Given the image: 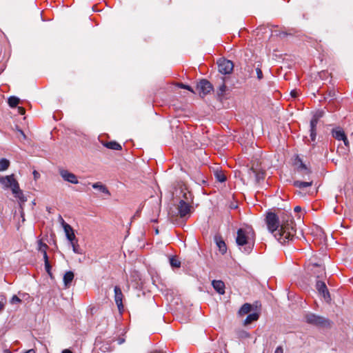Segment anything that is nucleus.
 <instances>
[{
	"mask_svg": "<svg viewBox=\"0 0 353 353\" xmlns=\"http://www.w3.org/2000/svg\"><path fill=\"white\" fill-rule=\"evenodd\" d=\"M265 223L269 231L281 244L293 240L296 229L290 216L283 214L279 218L275 213L268 212L265 217Z\"/></svg>",
	"mask_w": 353,
	"mask_h": 353,
	"instance_id": "nucleus-1",
	"label": "nucleus"
},
{
	"mask_svg": "<svg viewBox=\"0 0 353 353\" xmlns=\"http://www.w3.org/2000/svg\"><path fill=\"white\" fill-rule=\"evenodd\" d=\"M255 232L251 226L239 228L237 231L236 242L240 250L250 253L254 247Z\"/></svg>",
	"mask_w": 353,
	"mask_h": 353,
	"instance_id": "nucleus-2",
	"label": "nucleus"
},
{
	"mask_svg": "<svg viewBox=\"0 0 353 353\" xmlns=\"http://www.w3.org/2000/svg\"><path fill=\"white\" fill-rule=\"evenodd\" d=\"M316 290L319 296L323 299L326 303H330L331 301L330 294L324 281L316 280L315 284Z\"/></svg>",
	"mask_w": 353,
	"mask_h": 353,
	"instance_id": "nucleus-3",
	"label": "nucleus"
},
{
	"mask_svg": "<svg viewBox=\"0 0 353 353\" xmlns=\"http://www.w3.org/2000/svg\"><path fill=\"white\" fill-rule=\"evenodd\" d=\"M193 199L189 197V200L187 201H179L177 205V210L181 218H185L191 213L192 205Z\"/></svg>",
	"mask_w": 353,
	"mask_h": 353,
	"instance_id": "nucleus-4",
	"label": "nucleus"
},
{
	"mask_svg": "<svg viewBox=\"0 0 353 353\" xmlns=\"http://www.w3.org/2000/svg\"><path fill=\"white\" fill-rule=\"evenodd\" d=\"M310 324L319 328H327L330 327V321L325 317L310 313Z\"/></svg>",
	"mask_w": 353,
	"mask_h": 353,
	"instance_id": "nucleus-5",
	"label": "nucleus"
},
{
	"mask_svg": "<svg viewBox=\"0 0 353 353\" xmlns=\"http://www.w3.org/2000/svg\"><path fill=\"white\" fill-rule=\"evenodd\" d=\"M217 63L219 72L223 74H229L233 71L234 63L230 60L220 59Z\"/></svg>",
	"mask_w": 353,
	"mask_h": 353,
	"instance_id": "nucleus-6",
	"label": "nucleus"
},
{
	"mask_svg": "<svg viewBox=\"0 0 353 353\" xmlns=\"http://www.w3.org/2000/svg\"><path fill=\"white\" fill-rule=\"evenodd\" d=\"M196 89L199 95L203 97L213 91V85L207 79H201L197 83Z\"/></svg>",
	"mask_w": 353,
	"mask_h": 353,
	"instance_id": "nucleus-7",
	"label": "nucleus"
},
{
	"mask_svg": "<svg viewBox=\"0 0 353 353\" xmlns=\"http://www.w3.org/2000/svg\"><path fill=\"white\" fill-rule=\"evenodd\" d=\"M0 183H1L6 188H11L12 190L14 188H18L19 183L14 179V174L0 176Z\"/></svg>",
	"mask_w": 353,
	"mask_h": 353,
	"instance_id": "nucleus-8",
	"label": "nucleus"
},
{
	"mask_svg": "<svg viewBox=\"0 0 353 353\" xmlns=\"http://www.w3.org/2000/svg\"><path fill=\"white\" fill-rule=\"evenodd\" d=\"M323 112L318 111L313 116L312 119L310 121V142H314L316 139V125L318 119L323 117Z\"/></svg>",
	"mask_w": 353,
	"mask_h": 353,
	"instance_id": "nucleus-9",
	"label": "nucleus"
},
{
	"mask_svg": "<svg viewBox=\"0 0 353 353\" xmlns=\"http://www.w3.org/2000/svg\"><path fill=\"white\" fill-rule=\"evenodd\" d=\"M59 173L62 179L67 182L72 184H77L79 183L77 176L67 170L60 168L59 170Z\"/></svg>",
	"mask_w": 353,
	"mask_h": 353,
	"instance_id": "nucleus-10",
	"label": "nucleus"
},
{
	"mask_svg": "<svg viewBox=\"0 0 353 353\" xmlns=\"http://www.w3.org/2000/svg\"><path fill=\"white\" fill-rule=\"evenodd\" d=\"M48 246L46 243H43L42 240L38 241V255L42 257L44 260V265H50L48 257L47 254V250Z\"/></svg>",
	"mask_w": 353,
	"mask_h": 353,
	"instance_id": "nucleus-11",
	"label": "nucleus"
},
{
	"mask_svg": "<svg viewBox=\"0 0 353 353\" xmlns=\"http://www.w3.org/2000/svg\"><path fill=\"white\" fill-rule=\"evenodd\" d=\"M114 301L117 305V307L120 312L123 310V294L121 289L119 286H115L114 289Z\"/></svg>",
	"mask_w": 353,
	"mask_h": 353,
	"instance_id": "nucleus-12",
	"label": "nucleus"
},
{
	"mask_svg": "<svg viewBox=\"0 0 353 353\" xmlns=\"http://www.w3.org/2000/svg\"><path fill=\"white\" fill-rule=\"evenodd\" d=\"M332 136L335 139H336L338 141H343L344 144L346 146H348L349 141L347 140V138L344 131L342 129H341L339 128L334 129L332 130Z\"/></svg>",
	"mask_w": 353,
	"mask_h": 353,
	"instance_id": "nucleus-13",
	"label": "nucleus"
},
{
	"mask_svg": "<svg viewBox=\"0 0 353 353\" xmlns=\"http://www.w3.org/2000/svg\"><path fill=\"white\" fill-rule=\"evenodd\" d=\"M293 165L298 172H301L303 171L307 170V165L304 163L303 159L299 155L294 156L293 159Z\"/></svg>",
	"mask_w": 353,
	"mask_h": 353,
	"instance_id": "nucleus-14",
	"label": "nucleus"
},
{
	"mask_svg": "<svg viewBox=\"0 0 353 353\" xmlns=\"http://www.w3.org/2000/svg\"><path fill=\"white\" fill-rule=\"evenodd\" d=\"M63 225L67 239L71 244H73V241H76V236L72 228L65 222H63Z\"/></svg>",
	"mask_w": 353,
	"mask_h": 353,
	"instance_id": "nucleus-15",
	"label": "nucleus"
},
{
	"mask_svg": "<svg viewBox=\"0 0 353 353\" xmlns=\"http://www.w3.org/2000/svg\"><path fill=\"white\" fill-rule=\"evenodd\" d=\"M228 90V88L225 85V78L221 77L220 83H219V86L217 87V90H216L217 96L219 98L223 97Z\"/></svg>",
	"mask_w": 353,
	"mask_h": 353,
	"instance_id": "nucleus-16",
	"label": "nucleus"
},
{
	"mask_svg": "<svg viewBox=\"0 0 353 353\" xmlns=\"http://www.w3.org/2000/svg\"><path fill=\"white\" fill-rule=\"evenodd\" d=\"M214 241L216 244V246L219 248V251L224 254L227 251V246L223 241L222 236L219 234H216L214 236Z\"/></svg>",
	"mask_w": 353,
	"mask_h": 353,
	"instance_id": "nucleus-17",
	"label": "nucleus"
},
{
	"mask_svg": "<svg viewBox=\"0 0 353 353\" xmlns=\"http://www.w3.org/2000/svg\"><path fill=\"white\" fill-rule=\"evenodd\" d=\"M212 285L214 289L220 294H225V284L221 280H213Z\"/></svg>",
	"mask_w": 353,
	"mask_h": 353,
	"instance_id": "nucleus-18",
	"label": "nucleus"
},
{
	"mask_svg": "<svg viewBox=\"0 0 353 353\" xmlns=\"http://www.w3.org/2000/svg\"><path fill=\"white\" fill-rule=\"evenodd\" d=\"M74 274L72 271H68L63 275V283L65 288H68L71 285V283L73 281Z\"/></svg>",
	"mask_w": 353,
	"mask_h": 353,
	"instance_id": "nucleus-19",
	"label": "nucleus"
},
{
	"mask_svg": "<svg viewBox=\"0 0 353 353\" xmlns=\"http://www.w3.org/2000/svg\"><path fill=\"white\" fill-rule=\"evenodd\" d=\"M103 145L105 148H107L108 149L114 150H121L122 149L121 145L119 143H117V141H114L103 143Z\"/></svg>",
	"mask_w": 353,
	"mask_h": 353,
	"instance_id": "nucleus-20",
	"label": "nucleus"
},
{
	"mask_svg": "<svg viewBox=\"0 0 353 353\" xmlns=\"http://www.w3.org/2000/svg\"><path fill=\"white\" fill-rule=\"evenodd\" d=\"M92 188L94 189L98 190L99 191L107 194L110 195V192L105 185L102 184L101 182L94 183L92 184Z\"/></svg>",
	"mask_w": 353,
	"mask_h": 353,
	"instance_id": "nucleus-21",
	"label": "nucleus"
},
{
	"mask_svg": "<svg viewBox=\"0 0 353 353\" xmlns=\"http://www.w3.org/2000/svg\"><path fill=\"white\" fill-rule=\"evenodd\" d=\"M181 196H179L180 201H187L189 200V197L193 199L192 193L187 190V188H182L181 190Z\"/></svg>",
	"mask_w": 353,
	"mask_h": 353,
	"instance_id": "nucleus-22",
	"label": "nucleus"
},
{
	"mask_svg": "<svg viewBox=\"0 0 353 353\" xmlns=\"http://www.w3.org/2000/svg\"><path fill=\"white\" fill-rule=\"evenodd\" d=\"M259 318V314L257 312L250 314L247 316L244 321V325H247L250 324L252 322L257 321Z\"/></svg>",
	"mask_w": 353,
	"mask_h": 353,
	"instance_id": "nucleus-23",
	"label": "nucleus"
},
{
	"mask_svg": "<svg viewBox=\"0 0 353 353\" xmlns=\"http://www.w3.org/2000/svg\"><path fill=\"white\" fill-rule=\"evenodd\" d=\"M252 309V305L250 303H244L239 311L240 315L248 314Z\"/></svg>",
	"mask_w": 353,
	"mask_h": 353,
	"instance_id": "nucleus-24",
	"label": "nucleus"
},
{
	"mask_svg": "<svg viewBox=\"0 0 353 353\" xmlns=\"http://www.w3.org/2000/svg\"><path fill=\"white\" fill-rule=\"evenodd\" d=\"M294 186L299 188L300 190L298 192L299 194H301V190L309 187V182H303L300 181H294L293 183Z\"/></svg>",
	"mask_w": 353,
	"mask_h": 353,
	"instance_id": "nucleus-25",
	"label": "nucleus"
},
{
	"mask_svg": "<svg viewBox=\"0 0 353 353\" xmlns=\"http://www.w3.org/2000/svg\"><path fill=\"white\" fill-rule=\"evenodd\" d=\"M314 257H315L316 259H319L318 261L314 262L312 263V265H321V263H328V260L330 259V256H327L326 254H322V258L321 257H319L317 255H314L313 256Z\"/></svg>",
	"mask_w": 353,
	"mask_h": 353,
	"instance_id": "nucleus-26",
	"label": "nucleus"
},
{
	"mask_svg": "<svg viewBox=\"0 0 353 353\" xmlns=\"http://www.w3.org/2000/svg\"><path fill=\"white\" fill-rule=\"evenodd\" d=\"M20 99L14 96H12L8 98V103L10 107L15 108L19 103Z\"/></svg>",
	"mask_w": 353,
	"mask_h": 353,
	"instance_id": "nucleus-27",
	"label": "nucleus"
},
{
	"mask_svg": "<svg viewBox=\"0 0 353 353\" xmlns=\"http://www.w3.org/2000/svg\"><path fill=\"white\" fill-rule=\"evenodd\" d=\"M214 176L216 179L221 183L226 181V176L222 171H216L214 172Z\"/></svg>",
	"mask_w": 353,
	"mask_h": 353,
	"instance_id": "nucleus-28",
	"label": "nucleus"
},
{
	"mask_svg": "<svg viewBox=\"0 0 353 353\" xmlns=\"http://www.w3.org/2000/svg\"><path fill=\"white\" fill-rule=\"evenodd\" d=\"M10 161L6 159H1L0 160V171H4L8 168Z\"/></svg>",
	"mask_w": 353,
	"mask_h": 353,
	"instance_id": "nucleus-29",
	"label": "nucleus"
},
{
	"mask_svg": "<svg viewBox=\"0 0 353 353\" xmlns=\"http://www.w3.org/2000/svg\"><path fill=\"white\" fill-rule=\"evenodd\" d=\"M170 265H181V262L178 260L176 256L168 255L166 256Z\"/></svg>",
	"mask_w": 353,
	"mask_h": 353,
	"instance_id": "nucleus-30",
	"label": "nucleus"
},
{
	"mask_svg": "<svg viewBox=\"0 0 353 353\" xmlns=\"http://www.w3.org/2000/svg\"><path fill=\"white\" fill-rule=\"evenodd\" d=\"M12 192L14 197L18 199L23 196V193L22 190L20 189L19 185H18V188L13 189Z\"/></svg>",
	"mask_w": 353,
	"mask_h": 353,
	"instance_id": "nucleus-31",
	"label": "nucleus"
},
{
	"mask_svg": "<svg viewBox=\"0 0 353 353\" xmlns=\"http://www.w3.org/2000/svg\"><path fill=\"white\" fill-rule=\"evenodd\" d=\"M7 303L6 298L4 295H0V312L4 309Z\"/></svg>",
	"mask_w": 353,
	"mask_h": 353,
	"instance_id": "nucleus-32",
	"label": "nucleus"
},
{
	"mask_svg": "<svg viewBox=\"0 0 353 353\" xmlns=\"http://www.w3.org/2000/svg\"><path fill=\"white\" fill-rule=\"evenodd\" d=\"M294 211L295 213L297 214V219H301V216L303 214V210H302V208L300 207V206H296L294 209Z\"/></svg>",
	"mask_w": 353,
	"mask_h": 353,
	"instance_id": "nucleus-33",
	"label": "nucleus"
},
{
	"mask_svg": "<svg viewBox=\"0 0 353 353\" xmlns=\"http://www.w3.org/2000/svg\"><path fill=\"white\" fill-rule=\"evenodd\" d=\"M256 77L257 79L260 81L261 79H263V72H262V70L261 69L260 67H257L256 68Z\"/></svg>",
	"mask_w": 353,
	"mask_h": 353,
	"instance_id": "nucleus-34",
	"label": "nucleus"
},
{
	"mask_svg": "<svg viewBox=\"0 0 353 353\" xmlns=\"http://www.w3.org/2000/svg\"><path fill=\"white\" fill-rule=\"evenodd\" d=\"M21 302V300L20 298H19L17 295H14L11 300H10V303L12 304H16V303H19Z\"/></svg>",
	"mask_w": 353,
	"mask_h": 353,
	"instance_id": "nucleus-35",
	"label": "nucleus"
},
{
	"mask_svg": "<svg viewBox=\"0 0 353 353\" xmlns=\"http://www.w3.org/2000/svg\"><path fill=\"white\" fill-rule=\"evenodd\" d=\"M19 205H20V208L21 209H23V205L25 203V202L27 201L26 198L25 197V196L23 195V196H21V198H19Z\"/></svg>",
	"mask_w": 353,
	"mask_h": 353,
	"instance_id": "nucleus-36",
	"label": "nucleus"
},
{
	"mask_svg": "<svg viewBox=\"0 0 353 353\" xmlns=\"http://www.w3.org/2000/svg\"><path fill=\"white\" fill-rule=\"evenodd\" d=\"M292 34V32H288L285 30H282L279 32L278 34L279 37H285L287 35H291Z\"/></svg>",
	"mask_w": 353,
	"mask_h": 353,
	"instance_id": "nucleus-37",
	"label": "nucleus"
},
{
	"mask_svg": "<svg viewBox=\"0 0 353 353\" xmlns=\"http://www.w3.org/2000/svg\"><path fill=\"white\" fill-rule=\"evenodd\" d=\"M181 88H183V89H186L190 92H194L192 88H191V86L188 85H184V84H181Z\"/></svg>",
	"mask_w": 353,
	"mask_h": 353,
	"instance_id": "nucleus-38",
	"label": "nucleus"
},
{
	"mask_svg": "<svg viewBox=\"0 0 353 353\" xmlns=\"http://www.w3.org/2000/svg\"><path fill=\"white\" fill-rule=\"evenodd\" d=\"M75 243H77V240L75 241H73V244L72 245V247H73V250L74 252L78 253L79 252V245H75Z\"/></svg>",
	"mask_w": 353,
	"mask_h": 353,
	"instance_id": "nucleus-39",
	"label": "nucleus"
},
{
	"mask_svg": "<svg viewBox=\"0 0 353 353\" xmlns=\"http://www.w3.org/2000/svg\"><path fill=\"white\" fill-rule=\"evenodd\" d=\"M274 353H283V349L281 346H278L275 351H274Z\"/></svg>",
	"mask_w": 353,
	"mask_h": 353,
	"instance_id": "nucleus-40",
	"label": "nucleus"
},
{
	"mask_svg": "<svg viewBox=\"0 0 353 353\" xmlns=\"http://www.w3.org/2000/svg\"><path fill=\"white\" fill-rule=\"evenodd\" d=\"M290 94L292 97L296 98L298 96V91L296 90H293L291 91Z\"/></svg>",
	"mask_w": 353,
	"mask_h": 353,
	"instance_id": "nucleus-41",
	"label": "nucleus"
},
{
	"mask_svg": "<svg viewBox=\"0 0 353 353\" xmlns=\"http://www.w3.org/2000/svg\"><path fill=\"white\" fill-rule=\"evenodd\" d=\"M52 266H45L46 271L48 273V274L50 276V277H52V273H51V268Z\"/></svg>",
	"mask_w": 353,
	"mask_h": 353,
	"instance_id": "nucleus-42",
	"label": "nucleus"
},
{
	"mask_svg": "<svg viewBox=\"0 0 353 353\" xmlns=\"http://www.w3.org/2000/svg\"><path fill=\"white\" fill-rule=\"evenodd\" d=\"M18 112L20 114H24L26 112V110L23 107H18Z\"/></svg>",
	"mask_w": 353,
	"mask_h": 353,
	"instance_id": "nucleus-43",
	"label": "nucleus"
},
{
	"mask_svg": "<svg viewBox=\"0 0 353 353\" xmlns=\"http://www.w3.org/2000/svg\"><path fill=\"white\" fill-rule=\"evenodd\" d=\"M33 176H34V179L35 180H37V179H39L40 177V174L37 171L34 170L33 172Z\"/></svg>",
	"mask_w": 353,
	"mask_h": 353,
	"instance_id": "nucleus-44",
	"label": "nucleus"
},
{
	"mask_svg": "<svg viewBox=\"0 0 353 353\" xmlns=\"http://www.w3.org/2000/svg\"><path fill=\"white\" fill-rule=\"evenodd\" d=\"M61 353H72L71 350L68 349L63 350Z\"/></svg>",
	"mask_w": 353,
	"mask_h": 353,
	"instance_id": "nucleus-45",
	"label": "nucleus"
},
{
	"mask_svg": "<svg viewBox=\"0 0 353 353\" xmlns=\"http://www.w3.org/2000/svg\"><path fill=\"white\" fill-rule=\"evenodd\" d=\"M248 72H253L252 68H251L250 66H248Z\"/></svg>",
	"mask_w": 353,
	"mask_h": 353,
	"instance_id": "nucleus-46",
	"label": "nucleus"
},
{
	"mask_svg": "<svg viewBox=\"0 0 353 353\" xmlns=\"http://www.w3.org/2000/svg\"><path fill=\"white\" fill-rule=\"evenodd\" d=\"M139 211H137V212H136V214L134 215V216H133V217L134 218L136 216H139Z\"/></svg>",
	"mask_w": 353,
	"mask_h": 353,
	"instance_id": "nucleus-47",
	"label": "nucleus"
},
{
	"mask_svg": "<svg viewBox=\"0 0 353 353\" xmlns=\"http://www.w3.org/2000/svg\"><path fill=\"white\" fill-rule=\"evenodd\" d=\"M19 132L23 137H25V134L22 130H20Z\"/></svg>",
	"mask_w": 353,
	"mask_h": 353,
	"instance_id": "nucleus-48",
	"label": "nucleus"
},
{
	"mask_svg": "<svg viewBox=\"0 0 353 353\" xmlns=\"http://www.w3.org/2000/svg\"><path fill=\"white\" fill-rule=\"evenodd\" d=\"M305 319H306V321L309 322V318L307 316H306Z\"/></svg>",
	"mask_w": 353,
	"mask_h": 353,
	"instance_id": "nucleus-49",
	"label": "nucleus"
},
{
	"mask_svg": "<svg viewBox=\"0 0 353 353\" xmlns=\"http://www.w3.org/2000/svg\"><path fill=\"white\" fill-rule=\"evenodd\" d=\"M236 206H234V205H232V206H231V208H236Z\"/></svg>",
	"mask_w": 353,
	"mask_h": 353,
	"instance_id": "nucleus-50",
	"label": "nucleus"
},
{
	"mask_svg": "<svg viewBox=\"0 0 353 353\" xmlns=\"http://www.w3.org/2000/svg\"><path fill=\"white\" fill-rule=\"evenodd\" d=\"M236 206H234V205H232V206H231V208H236Z\"/></svg>",
	"mask_w": 353,
	"mask_h": 353,
	"instance_id": "nucleus-51",
	"label": "nucleus"
},
{
	"mask_svg": "<svg viewBox=\"0 0 353 353\" xmlns=\"http://www.w3.org/2000/svg\"><path fill=\"white\" fill-rule=\"evenodd\" d=\"M159 233V230L158 229L156 230V234H158Z\"/></svg>",
	"mask_w": 353,
	"mask_h": 353,
	"instance_id": "nucleus-52",
	"label": "nucleus"
},
{
	"mask_svg": "<svg viewBox=\"0 0 353 353\" xmlns=\"http://www.w3.org/2000/svg\"><path fill=\"white\" fill-rule=\"evenodd\" d=\"M123 339L121 340V341L119 342V343H121L122 342H123Z\"/></svg>",
	"mask_w": 353,
	"mask_h": 353,
	"instance_id": "nucleus-53",
	"label": "nucleus"
}]
</instances>
